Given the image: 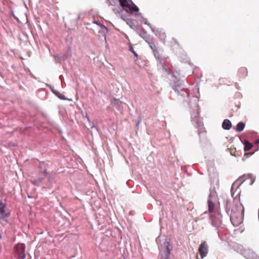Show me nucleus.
Masks as SVG:
<instances>
[{
    "instance_id": "7",
    "label": "nucleus",
    "mask_w": 259,
    "mask_h": 259,
    "mask_svg": "<svg viewBox=\"0 0 259 259\" xmlns=\"http://www.w3.org/2000/svg\"><path fill=\"white\" fill-rule=\"evenodd\" d=\"M232 126V123L229 119H225L222 124V127L227 130H229Z\"/></svg>"
},
{
    "instance_id": "11",
    "label": "nucleus",
    "mask_w": 259,
    "mask_h": 259,
    "mask_svg": "<svg viewBox=\"0 0 259 259\" xmlns=\"http://www.w3.org/2000/svg\"><path fill=\"white\" fill-rule=\"evenodd\" d=\"M244 145V150L245 151L250 150L252 147V145L247 141H245Z\"/></svg>"
},
{
    "instance_id": "13",
    "label": "nucleus",
    "mask_w": 259,
    "mask_h": 259,
    "mask_svg": "<svg viewBox=\"0 0 259 259\" xmlns=\"http://www.w3.org/2000/svg\"><path fill=\"white\" fill-rule=\"evenodd\" d=\"M210 218H211V219L212 220V223H213V224L214 225L217 226V225H218L220 224V221L219 219L218 220H215L214 218L213 217V216L212 215H210Z\"/></svg>"
},
{
    "instance_id": "12",
    "label": "nucleus",
    "mask_w": 259,
    "mask_h": 259,
    "mask_svg": "<svg viewBox=\"0 0 259 259\" xmlns=\"http://www.w3.org/2000/svg\"><path fill=\"white\" fill-rule=\"evenodd\" d=\"M111 103L114 106H116V107H118L119 106L120 104L121 103V102L119 101L118 100L114 99L111 101Z\"/></svg>"
},
{
    "instance_id": "8",
    "label": "nucleus",
    "mask_w": 259,
    "mask_h": 259,
    "mask_svg": "<svg viewBox=\"0 0 259 259\" xmlns=\"http://www.w3.org/2000/svg\"><path fill=\"white\" fill-rule=\"evenodd\" d=\"M207 203L208 207V212L209 213L213 212L215 208V204L214 203L212 202L210 198L208 199Z\"/></svg>"
},
{
    "instance_id": "14",
    "label": "nucleus",
    "mask_w": 259,
    "mask_h": 259,
    "mask_svg": "<svg viewBox=\"0 0 259 259\" xmlns=\"http://www.w3.org/2000/svg\"><path fill=\"white\" fill-rule=\"evenodd\" d=\"M154 55L155 57L158 59V60H161V56L158 50H156L155 51L153 52Z\"/></svg>"
},
{
    "instance_id": "2",
    "label": "nucleus",
    "mask_w": 259,
    "mask_h": 259,
    "mask_svg": "<svg viewBox=\"0 0 259 259\" xmlns=\"http://www.w3.org/2000/svg\"><path fill=\"white\" fill-rule=\"evenodd\" d=\"M119 3L126 12L133 14L134 12H137L139 10L138 7L133 3L132 0H119Z\"/></svg>"
},
{
    "instance_id": "15",
    "label": "nucleus",
    "mask_w": 259,
    "mask_h": 259,
    "mask_svg": "<svg viewBox=\"0 0 259 259\" xmlns=\"http://www.w3.org/2000/svg\"><path fill=\"white\" fill-rule=\"evenodd\" d=\"M129 50L134 54V56L137 59L138 57V54L134 51L132 45H130Z\"/></svg>"
},
{
    "instance_id": "16",
    "label": "nucleus",
    "mask_w": 259,
    "mask_h": 259,
    "mask_svg": "<svg viewBox=\"0 0 259 259\" xmlns=\"http://www.w3.org/2000/svg\"><path fill=\"white\" fill-rule=\"evenodd\" d=\"M56 95L60 99L65 100L66 98L63 95L59 93L58 92L55 93Z\"/></svg>"
},
{
    "instance_id": "18",
    "label": "nucleus",
    "mask_w": 259,
    "mask_h": 259,
    "mask_svg": "<svg viewBox=\"0 0 259 259\" xmlns=\"http://www.w3.org/2000/svg\"><path fill=\"white\" fill-rule=\"evenodd\" d=\"M236 185V183H234L233 184L232 186V187H231V194H232V196H233L234 194V192H233V190L235 188V186Z\"/></svg>"
},
{
    "instance_id": "9",
    "label": "nucleus",
    "mask_w": 259,
    "mask_h": 259,
    "mask_svg": "<svg viewBox=\"0 0 259 259\" xmlns=\"http://www.w3.org/2000/svg\"><path fill=\"white\" fill-rule=\"evenodd\" d=\"M238 74L240 77H244L247 75V70L245 67H241L238 70Z\"/></svg>"
},
{
    "instance_id": "17",
    "label": "nucleus",
    "mask_w": 259,
    "mask_h": 259,
    "mask_svg": "<svg viewBox=\"0 0 259 259\" xmlns=\"http://www.w3.org/2000/svg\"><path fill=\"white\" fill-rule=\"evenodd\" d=\"M150 48L152 50L153 52L158 50L157 47L154 43H152L151 44H150Z\"/></svg>"
},
{
    "instance_id": "5",
    "label": "nucleus",
    "mask_w": 259,
    "mask_h": 259,
    "mask_svg": "<svg viewBox=\"0 0 259 259\" xmlns=\"http://www.w3.org/2000/svg\"><path fill=\"white\" fill-rule=\"evenodd\" d=\"M173 89L175 90L176 92H177L179 93L180 91L182 92L181 93V95L182 96H188L187 92L184 90V88L182 87V84L180 83V84H175L173 88Z\"/></svg>"
},
{
    "instance_id": "1",
    "label": "nucleus",
    "mask_w": 259,
    "mask_h": 259,
    "mask_svg": "<svg viewBox=\"0 0 259 259\" xmlns=\"http://www.w3.org/2000/svg\"><path fill=\"white\" fill-rule=\"evenodd\" d=\"M230 220L234 226H238L243 220L244 207L238 199H235L228 210Z\"/></svg>"
},
{
    "instance_id": "4",
    "label": "nucleus",
    "mask_w": 259,
    "mask_h": 259,
    "mask_svg": "<svg viewBox=\"0 0 259 259\" xmlns=\"http://www.w3.org/2000/svg\"><path fill=\"white\" fill-rule=\"evenodd\" d=\"M198 252L201 259L207 255L208 252V246L206 241H203L200 244L198 248Z\"/></svg>"
},
{
    "instance_id": "6",
    "label": "nucleus",
    "mask_w": 259,
    "mask_h": 259,
    "mask_svg": "<svg viewBox=\"0 0 259 259\" xmlns=\"http://www.w3.org/2000/svg\"><path fill=\"white\" fill-rule=\"evenodd\" d=\"M5 205L1 201H0V215L1 217L3 219L7 218L9 215L8 213L5 211Z\"/></svg>"
},
{
    "instance_id": "3",
    "label": "nucleus",
    "mask_w": 259,
    "mask_h": 259,
    "mask_svg": "<svg viewBox=\"0 0 259 259\" xmlns=\"http://www.w3.org/2000/svg\"><path fill=\"white\" fill-rule=\"evenodd\" d=\"M25 246L24 244L19 243L15 246L14 249L18 259L25 258Z\"/></svg>"
},
{
    "instance_id": "19",
    "label": "nucleus",
    "mask_w": 259,
    "mask_h": 259,
    "mask_svg": "<svg viewBox=\"0 0 259 259\" xmlns=\"http://www.w3.org/2000/svg\"><path fill=\"white\" fill-rule=\"evenodd\" d=\"M166 251H167V253H168V254H170V248H169V246H167L166 247Z\"/></svg>"
},
{
    "instance_id": "10",
    "label": "nucleus",
    "mask_w": 259,
    "mask_h": 259,
    "mask_svg": "<svg viewBox=\"0 0 259 259\" xmlns=\"http://www.w3.org/2000/svg\"><path fill=\"white\" fill-rule=\"evenodd\" d=\"M244 123L242 122H240L237 124L236 130L238 132H241L244 130Z\"/></svg>"
}]
</instances>
